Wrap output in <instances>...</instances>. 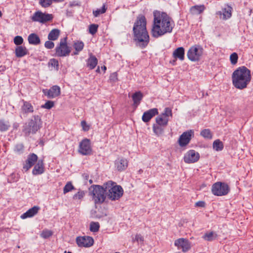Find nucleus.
<instances>
[{"mask_svg":"<svg viewBox=\"0 0 253 253\" xmlns=\"http://www.w3.org/2000/svg\"><path fill=\"white\" fill-rule=\"evenodd\" d=\"M174 23L172 19L165 12L156 11L154 12V20L151 30L154 38L161 37L172 32Z\"/></svg>","mask_w":253,"mask_h":253,"instance_id":"f257e3e1","label":"nucleus"},{"mask_svg":"<svg viewBox=\"0 0 253 253\" xmlns=\"http://www.w3.org/2000/svg\"><path fill=\"white\" fill-rule=\"evenodd\" d=\"M251 80V71L244 66L237 68L232 74V84L240 90L246 88Z\"/></svg>","mask_w":253,"mask_h":253,"instance_id":"f03ea898","label":"nucleus"},{"mask_svg":"<svg viewBox=\"0 0 253 253\" xmlns=\"http://www.w3.org/2000/svg\"><path fill=\"white\" fill-rule=\"evenodd\" d=\"M133 31L139 45L142 48L145 47L149 42V36L146 30V19L144 16L140 15L137 17Z\"/></svg>","mask_w":253,"mask_h":253,"instance_id":"7ed1b4c3","label":"nucleus"},{"mask_svg":"<svg viewBox=\"0 0 253 253\" xmlns=\"http://www.w3.org/2000/svg\"><path fill=\"white\" fill-rule=\"evenodd\" d=\"M104 186L108 191V198L112 201L118 200L123 195V188L115 182L109 180L104 184Z\"/></svg>","mask_w":253,"mask_h":253,"instance_id":"20e7f679","label":"nucleus"},{"mask_svg":"<svg viewBox=\"0 0 253 253\" xmlns=\"http://www.w3.org/2000/svg\"><path fill=\"white\" fill-rule=\"evenodd\" d=\"M203 47L199 44L191 46L187 52L188 59L192 62H198L202 59L204 54Z\"/></svg>","mask_w":253,"mask_h":253,"instance_id":"39448f33","label":"nucleus"},{"mask_svg":"<svg viewBox=\"0 0 253 253\" xmlns=\"http://www.w3.org/2000/svg\"><path fill=\"white\" fill-rule=\"evenodd\" d=\"M230 191L228 185L224 182H216L211 187L212 193L217 196L227 195Z\"/></svg>","mask_w":253,"mask_h":253,"instance_id":"423d86ee","label":"nucleus"},{"mask_svg":"<svg viewBox=\"0 0 253 253\" xmlns=\"http://www.w3.org/2000/svg\"><path fill=\"white\" fill-rule=\"evenodd\" d=\"M28 124V127L25 128L26 133H35L40 129L41 125V118L39 116H34Z\"/></svg>","mask_w":253,"mask_h":253,"instance_id":"0eeeda50","label":"nucleus"},{"mask_svg":"<svg viewBox=\"0 0 253 253\" xmlns=\"http://www.w3.org/2000/svg\"><path fill=\"white\" fill-rule=\"evenodd\" d=\"M53 16L51 14L43 13L41 11H38L34 13L31 19L34 22L45 23L51 20Z\"/></svg>","mask_w":253,"mask_h":253,"instance_id":"6e6552de","label":"nucleus"},{"mask_svg":"<svg viewBox=\"0 0 253 253\" xmlns=\"http://www.w3.org/2000/svg\"><path fill=\"white\" fill-rule=\"evenodd\" d=\"M194 136L193 130L190 129L184 132L178 139V144L180 147H184L189 144L191 138Z\"/></svg>","mask_w":253,"mask_h":253,"instance_id":"1a4fd4ad","label":"nucleus"},{"mask_svg":"<svg viewBox=\"0 0 253 253\" xmlns=\"http://www.w3.org/2000/svg\"><path fill=\"white\" fill-rule=\"evenodd\" d=\"M56 54L58 56H66L71 52L70 47L66 43V39L61 40L55 48Z\"/></svg>","mask_w":253,"mask_h":253,"instance_id":"9d476101","label":"nucleus"},{"mask_svg":"<svg viewBox=\"0 0 253 253\" xmlns=\"http://www.w3.org/2000/svg\"><path fill=\"white\" fill-rule=\"evenodd\" d=\"M174 245L178 250H181L183 252H187L191 249V243L186 238H179L174 241Z\"/></svg>","mask_w":253,"mask_h":253,"instance_id":"9b49d317","label":"nucleus"},{"mask_svg":"<svg viewBox=\"0 0 253 253\" xmlns=\"http://www.w3.org/2000/svg\"><path fill=\"white\" fill-rule=\"evenodd\" d=\"M76 243L80 247L88 248L93 245L94 240L90 236H80L76 238Z\"/></svg>","mask_w":253,"mask_h":253,"instance_id":"f8f14e48","label":"nucleus"},{"mask_svg":"<svg viewBox=\"0 0 253 253\" xmlns=\"http://www.w3.org/2000/svg\"><path fill=\"white\" fill-rule=\"evenodd\" d=\"M199 158L200 155L198 152L194 150H190L185 154L183 159L185 163L191 164L197 162Z\"/></svg>","mask_w":253,"mask_h":253,"instance_id":"ddd939ff","label":"nucleus"},{"mask_svg":"<svg viewBox=\"0 0 253 253\" xmlns=\"http://www.w3.org/2000/svg\"><path fill=\"white\" fill-rule=\"evenodd\" d=\"M79 152L83 155H87L91 153V148L89 139H84L80 142Z\"/></svg>","mask_w":253,"mask_h":253,"instance_id":"4468645a","label":"nucleus"},{"mask_svg":"<svg viewBox=\"0 0 253 253\" xmlns=\"http://www.w3.org/2000/svg\"><path fill=\"white\" fill-rule=\"evenodd\" d=\"M232 11V7L226 5L224 8L221 9V10L217 11L216 14L219 16L220 19L226 20L231 17Z\"/></svg>","mask_w":253,"mask_h":253,"instance_id":"2eb2a0df","label":"nucleus"},{"mask_svg":"<svg viewBox=\"0 0 253 253\" xmlns=\"http://www.w3.org/2000/svg\"><path fill=\"white\" fill-rule=\"evenodd\" d=\"M105 186L96 185V203H103L106 199V191Z\"/></svg>","mask_w":253,"mask_h":253,"instance_id":"dca6fc26","label":"nucleus"},{"mask_svg":"<svg viewBox=\"0 0 253 253\" xmlns=\"http://www.w3.org/2000/svg\"><path fill=\"white\" fill-rule=\"evenodd\" d=\"M43 92L48 98H53L60 95V88L57 85H54L49 90H43Z\"/></svg>","mask_w":253,"mask_h":253,"instance_id":"f3484780","label":"nucleus"},{"mask_svg":"<svg viewBox=\"0 0 253 253\" xmlns=\"http://www.w3.org/2000/svg\"><path fill=\"white\" fill-rule=\"evenodd\" d=\"M37 160L38 156L36 154L33 153L29 155L25 164L23 166V169L26 171L28 170L34 165L35 163L37 161Z\"/></svg>","mask_w":253,"mask_h":253,"instance_id":"a211bd4d","label":"nucleus"},{"mask_svg":"<svg viewBox=\"0 0 253 253\" xmlns=\"http://www.w3.org/2000/svg\"><path fill=\"white\" fill-rule=\"evenodd\" d=\"M158 114V110L157 108L151 109L143 113L142 120L145 123L148 122L151 118Z\"/></svg>","mask_w":253,"mask_h":253,"instance_id":"6ab92c4d","label":"nucleus"},{"mask_svg":"<svg viewBox=\"0 0 253 253\" xmlns=\"http://www.w3.org/2000/svg\"><path fill=\"white\" fill-rule=\"evenodd\" d=\"M40 210V208L39 206H34L33 208L30 209L26 212L22 214L20 217L22 219L32 217L37 214Z\"/></svg>","mask_w":253,"mask_h":253,"instance_id":"aec40b11","label":"nucleus"},{"mask_svg":"<svg viewBox=\"0 0 253 253\" xmlns=\"http://www.w3.org/2000/svg\"><path fill=\"white\" fill-rule=\"evenodd\" d=\"M115 166L119 171L125 170L128 166V162L126 159H120L116 161Z\"/></svg>","mask_w":253,"mask_h":253,"instance_id":"412c9836","label":"nucleus"},{"mask_svg":"<svg viewBox=\"0 0 253 253\" xmlns=\"http://www.w3.org/2000/svg\"><path fill=\"white\" fill-rule=\"evenodd\" d=\"M185 51L183 47H179L174 50L172 56L175 59L183 61L184 59Z\"/></svg>","mask_w":253,"mask_h":253,"instance_id":"4be33fe9","label":"nucleus"},{"mask_svg":"<svg viewBox=\"0 0 253 253\" xmlns=\"http://www.w3.org/2000/svg\"><path fill=\"white\" fill-rule=\"evenodd\" d=\"M43 171V162L42 160H39L33 169L32 173L34 175H38L42 173Z\"/></svg>","mask_w":253,"mask_h":253,"instance_id":"5701e85b","label":"nucleus"},{"mask_svg":"<svg viewBox=\"0 0 253 253\" xmlns=\"http://www.w3.org/2000/svg\"><path fill=\"white\" fill-rule=\"evenodd\" d=\"M23 101V104L22 106L21 110L23 113H31L34 112V108L32 104L27 101Z\"/></svg>","mask_w":253,"mask_h":253,"instance_id":"b1692460","label":"nucleus"},{"mask_svg":"<svg viewBox=\"0 0 253 253\" xmlns=\"http://www.w3.org/2000/svg\"><path fill=\"white\" fill-rule=\"evenodd\" d=\"M205 9L204 5H194L190 8V12L193 15H198L202 13Z\"/></svg>","mask_w":253,"mask_h":253,"instance_id":"393cba45","label":"nucleus"},{"mask_svg":"<svg viewBox=\"0 0 253 253\" xmlns=\"http://www.w3.org/2000/svg\"><path fill=\"white\" fill-rule=\"evenodd\" d=\"M28 40L30 44L33 45H38L41 42L39 37L34 33L31 34L29 35Z\"/></svg>","mask_w":253,"mask_h":253,"instance_id":"a878e982","label":"nucleus"},{"mask_svg":"<svg viewBox=\"0 0 253 253\" xmlns=\"http://www.w3.org/2000/svg\"><path fill=\"white\" fill-rule=\"evenodd\" d=\"M28 53L26 48L23 46H18L15 49V54L17 57H22Z\"/></svg>","mask_w":253,"mask_h":253,"instance_id":"bb28decb","label":"nucleus"},{"mask_svg":"<svg viewBox=\"0 0 253 253\" xmlns=\"http://www.w3.org/2000/svg\"><path fill=\"white\" fill-rule=\"evenodd\" d=\"M143 94L140 91H137L135 92L132 95V98L133 101L134 105L135 106H138L141 100L143 98Z\"/></svg>","mask_w":253,"mask_h":253,"instance_id":"cd10ccee","label":"nucleus"},{"mask_svg":"<svg viewBox=\"0 0 253 253\" xmlns=\"http://www.w3.org/2000/svg\"><path fill=\"white\" fill-rule=\"evenodd\" d=\"M217 237V234L213 231H211L206 233L203 236V238L208 241H211L216 239Z\"/></svg>","mask_w":253,"mask_h":253,"instance_id":"c85d7f7f","label":"nucleus"},{"mask_svg":"<svg viewBox=\"0 0 253 253\" xmlns=\"http://www.w3.org/2000/svg\"><path fill=\"white\" fill-rule=\"evenodd\" d=\"M59 34L60 31L58 29H53L49 32L48 35V39L50 41H55L58 38Z\"/></svg>","mask_w":253,"mask_h":253,"instance_id":"c756f323","label":"nucleus"},{"mask_svg":"<svg viewBox=\"0 0 253 253\" xmlns=\"http://www.w3.org/2000/svg\"><path fill=\"white\" fill-rule=\"evenodd\" d=\"M84 46V43L83 42L78 41L75 42L73 44V47L75 49L74 54H78V53L83 50Z\"/></svg>","mask_w":253,"mask_h":253,"instance_id":"7c9ffc66","label":"nucleus"},{"mask_svg":"<svg viewBox=\"0 0 253 253\" xmlns=\"http://www.w3.org/2000/svg\"><path fill=\"white\" fill-rule=\"evenodd\" d=\"M164 126L158 124H154L153 126V130L155 134L157 136L162 135L164 132Z\"/></svg>","mask_w":253,"mask_h":253,"instance_id":"2f4dec72","label":"nucleus"},{"mask_svg":"<svg viewBox=\"0 0 253 253\" xmlns=\"http://www.w3.org/2000/svg\"><path fill=\"white\" fill-rule=\"evenodd\" d=\"M169 121V118H166L161 115L156 118V123L164 126H167Z\"/></svg>","mask_w":253,"mask_h":253,"instance_id":"473e14b6","label":"nucleus"},{"mask_svg":"<svg viewBox=\"0 0 253 253\" xmlns=\"http://www.w3.org/2000/svg\"><path fill=\"white\" fill-rule=\"evenodd\" d=\"M212 147L215 151H220L223 149L224 145L223 142L218 139L213 141Z\"/></svg>","mask_w":253,"mask_h":253,"instance_id":"72a5a7b5","label":"nucleus"},{"mask_svg":"<svg viewBox=\"0 0 253 253\" xmlns=\"http://www.w3.org/2000/svg\"><path fill=\"white\" fill-rule=\"evenodd\" d=\"M200 135L206 139H211L212 137V134L210 129H204L200 132Z\"/></svg>","mask_w":253,"mask_h":253,"instance_id":"f704fd0d","label":"nucleus"},{"mask_svg":"<svg viewBox=\"0 0 253 253\" xmlns=\"http://www.w3.org/2000/svg\"><path fill=\"white\" fill-rule=\"evenodd\" d=\"M9 126L10 125L8 122L4 120L0 121V131H6L8 129Z\"/></svg>","mask_w":253,"mask_h":253,"instance_id":"c9c22d12","label":"nucleus"},{"mask_svg":"<svg viewBox=\"0 0 253 253\" xmlns=\"http://www.w3.org/2000/svg\"><path fill=\"white\" fill-rule=\"evenodd\" d=\"M238 60V55L237 53L233 52L230 56V61L232 65H235L237 63Z\"/></svg>","mask_w":253,"mask_h":253,"instance_id":"e433bc0d","label":"nucleus"},{"mask_svg":"<svg viewBox=\"0 0 253 253\" xmlns=\"http://www.w3.org/2000/svg\"><path fill=\"white\" fill-rule=\"evenodd\" d=\"M52 0H39V4L44 8L49 7L52 4Z\"/></svg>","mask_w":253,"mask_h":253,"instance_id":"4c0bfd02","label":"nucleus"},{"mask_svg":"<svg viewBox=\"0 0 253 253\" xmlns=\"http://www.w3.org/2000/svg\"><path fill=\"white\" fill-rule=\"evenodd\" d=\"M166 118L172 117V110L170 108L167 107L165 109L164 112L161 115Z\"/></svg>","mask_w":253,"mask_h":253,"instance_id":"58836bf2","label":"nucleus"},{"mask_svg":"<svg viewBox=\"0 0 253 253\" xmlns=\"http://www.w3.org/2000/svg\"><path fill=\"white\" fill-rule=\"evenodd\" d=\"M52 235V232L51 230L45 229L42 232L41 236L44 239H46L50 237Z\"/></svg>","mask_w":253,"mask_h":253,"instance_id":"ea45409f","label":"nucleus"},{"mask_svg":"<svg viewBox=\"0 0 253 253\" xmlns=\"http://www.w3.org/2000/svg\"><path fill=\"white\" fill-rule=\"evenodd\" d=\"M88 66L90 69H92L95 68V57L91 55L87 61Z\"/></svg>","mask_w":253,"mask_h":253,"instance_id":"a19ab883","label":"nucleus"},{"mask_svg":"<svg viewBox=\"0 0 253 253\" xmlns=\"http://www.w3.org/2000/svg\"><path fill=\"white\" fill-rule=\"evenodd\" d=\"M73 189H74V186L72 184L71 182H68L64 187L63 193H64V194H66V193L71 191Z\"/></svg>","mask_w":253,"mask_h":253,"instance_id":"79ce46f5","label":"nucleus"},{"mask_svg":"<svg viewBox=\"0 0 253 253\" xmlns=\"http://www.w3.org/2000/svg\"><path fill=\"white\" fill-rule=\"evenodd\" d=\"M48 65L53 67L55 69L58 70V61L55 59H51L48 62Z\"/></svg>","mask_w":253,"mask_h":253,"instance_id":"37998d69","label":"nucleus"},{"mask_svg":"<svg viewBox=\"0 0 253 253\" xmlns=\"http://www.w3.org/2000/svg\"><path fill=\"white\" fill-rule=\"evenodd\" d=\"M107 10V6L105 3H104L102 5L101 8L97 9L96 10V17L98 15L104 13Z\"/></svg>","mask_w":253,"mask_h":253,"instance_id":"c03bdc74","label":"nucleus"},{"mask_svg":"<svg viewBox=\"0 0 253 253\" xmlns=\"http://www.w3.org/2000/svg\"><path fill=\"white\" fill-rule=\"evenodd\" d=\"M118 81V74L117 72H114L110 74L109 77V81L110 83H116Z\"/></svg>","mask_w":253,"mask_h":253,"instance_id":"a18cd8bd","label":"nucleus"},{"mask_svg":"<svg viewBox=\"0 0 253 253\" xmlns=\"http://www.w3.org/2000/svg\"><path fill=\"white\" fill-rule=\"evenodd\" d=\"M54 106V102L52 101H47L44 105L42 106L43 108L50 109Z\"/></svg>","mask_w":253,"mask_h":253,"instance_id":"49530a36","label":"nucleus"},{"mask_svg":"<svg viewBox=\"0 0 253 253\" xmlns=\"http://www.w3.org/2000/svg\"><path fill=\"white\" fill-rule=\"evenodd\" d=\"M23 42V39L22 37L19 36H16L14 39V43L16 45H20Z\"/></svg>","mask_w":253,"mask_h":253,"instance_id":"de8ad7c7","label":"nucleus"},{"mask_svg":"<svg viewBox=\"0 0 253 253\" xmlns=\"http://www.w3.org/2000/svg\"><path fill=\"white\" fill-rule=\"evenodd\" d=\"M81 126L84 131H88L90 128L89 125L87 124L85 121L81 122Z\"/></svg>","mask_w":253,"mask_h":253,"instance_id":"09e8293b","label":"nucleus"},{"mask_svg":"<svg viewBox=\"0 0 253 253\" xmlns=\"http://www.w3.org/2000/svg\"><path fill=\"white\" fill-rule=\"evenodd\" d=\"M15 151L20 154L23 151V145L22 144H18L15 146Z\"/></svg>","mask_w":253,"mask_h":253,"instance_id":"8fccbe9b","label":"nucleus"},{"mask_svg":"<svg viewBox=\"0 0 253 253\" xmlns=\"http://www.w3.org/2000/svg\"><path fill=\"white\" fill-rule=\"evenodd\" d=\"M44 46L47 49H52L54 47V44L52 42L49 40L45 42Z\"/></svg>","mask_w":253,"mask_h":253,"instance_id":"3c124183","label":"nucleus"},{"mask_svg":"<svg viewBox=\"0 0 253 253\" xmlns=\"http://www.w3.org/2000/svg\"><path fill=\"white\" fill-rule=\"evenodd\" d=\"M107 68L105 65L102 66L101 67V69L99 66H98L97 69L96 70V72H98L99 73H103V74L105 73L106 71Z\"/></svg>","mask_w":253,"mask_h":253,"instance_id":"603ef678","label":"nucleus"},{"mask_svg":"<svg viewBox=\"0 0 253 253\" xmlns=\"http://www.w3.org/2000/svg\"><path fill=\"white\" fill-rule=\"evenodd\" d=\"M89 191L90 195L92 196V199L95 198V185H93L89 188Z\"/></svg>","mask_w":253,"mask_h":253,"instance_id":"864d4df0","label":"nucleus"},{"mask_svg":"<svg viewBox=\"0 0 253 253\" xmlns=\"http://www.w3.org/2000/svg\"><path fill=\"white\" fill-rule=\"evenodd\" d=\"M84 196V193L83 192H78L77 194H76L74 196V199H80L83 198Z\"/></svg>","mask_w":253,"mask_h":253,"instance_id":"5fc2aeb1","label":"nucleus"},{"mask_svg":"<svg viewBox=\"0 0 253 253\" xmlns=\"http://www.w3.org/2000/svg\"><path fill=\"white\" fill-rule=\"evenodd\" d=\"M89 32L92 34L94 35L95 34V24H92L90 25L89 28Z\"/></svg>","mask_w":253,"mask_h":253,"instance_id":"6e6d98bb","label":"nucleus"},{"mask_svg":"<svg viewBox=\"0 0 253 253\" xmlns=\"http://www.w3.org/2000/svg\"><path fill=\"white\" fill-rule=\"evenodd\" d=\"M135 240L139 242H143V237L140 235V234H137L136 235L135 237Z\"/></svg>","mask_w":253,"mask_h":253,"instance_id":"4d7b16f0","label":"nucleus"},{"mask_svg":"<svg viewBox=\"0 0 253 253\" xmlns=\"http://www.w3.org/2000/svg\"><path fill=\"white\" fill-rule=\"evenodd\" d=\"M195 205L199 207H204L205 206V203L203 201H198L196 203Z\"/></svg>","mask_w":253,"mask_h":253,"instance_id":"13d9d810","label":"nucleus"},{"mask_svg":"<svg viewBox=\"0 0 253 253\" xmlns=\"http://www.w3.org/2000/svg\"><path fill=\"white\" fill-rule=\"evenodd\" d=\"M89 230L92 232H95V222H91L90 223Z\"/></svg>","mask_w":253,"mask_h":253,"instance_id":"bf43d9fd","label":"nucleus"},{"mask_svg":"<svg viewBox=\"0 0 253 253\" xmlns=\"http://www.w3.org/2000/svg\"><path fill=\"white\" fill-rule=\"evenodd\" d=\"M100 227V225L98 222H96V232L98 231Z\"/></svg>","mask_w":253,"mask_h":253,"instance_id":"052dcab7","label":"nucleus"},{"mask_svg":"<svg viewBox=\"0 0 253 253\" xmlns=\"http://www.w3.org/2000/svg\"><path fill=\"white\" fill-rule=\"evenodd\" d=\"M89 183H90V184H91V183L93 182L92 180V179H90V180H89Z\"/></svg>","mask_w":253,"mask_h":253,"instance_id":"680f3d73","label":"nucleus"},{"mask_svg":"<svg viewBox=\"0 0 253 253\" xmlns=\"http://www.w3.org/2000/svg\"><path fill=\"white\" fill-rule=\"evenodd\" d=\"M97 28H98V25H96V27H95V28H96V32L97 31Z\"/></svg>","mask_w":253,"mask_h":253,"instance_id":"e2e57ef3","label":"nucleus"},{"mask_svg":"<svg viewBox=\"0 0 253 253\" xmlns=\"http://www.w3.org/2000/svg\"><path fill=\"white\" fill-rule=\"evenodd\" d=\"M97 59L96 58V63H95L96 65H97Z\"/></svg>","mask_w":253,"mask_h":253,"instance_id":"0e129e2a","label":"nucleus"},{"mask_svg":"<svg viewBox=\"0 0 253 253\" xmlns=\"http://www.w3.org/2000/svg\"><path fill=\"white\" fill-rule=\"evenodd\" d=\"M92 13H93V14L94 15H95V11H94V10H93Z\"/></svg>","mask_w":253,"mask_h":253,"instance_id":"69168bd1","label":"nucleus"},{"mask_svg":"<svg viewBox=\"0 0 253 253\" xmlns=\"http://www.w3.org/2000/svg\"><path fill=\"white\" fill-rule=\"evenodd\" d=\"M1 15H2L1 12V11H0V17H1Z\"/></svg>","mask_w":253,"mask_h":253,"instance_id":"338daca9","label":"nucleus"},{"mask_svg":"<svg viewBox=\"0 0 253 253\" xmlns=\"http://www.w3.org/2000/svg\"><path fill=\"white\" fill-rule=\"evenodd\" d=\"M65 253H66V251H65ZM71 253V252H68V253Z\"/></svg>","mask_w":253,"mask_h":253,"instance_id":"774afa93","label":"nucleus"}]
</instances>
